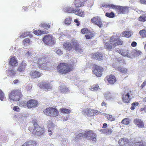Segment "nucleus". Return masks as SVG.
Segmentation results:
<instances>
[{"label": "nucleus", "instance_id": "nucleus-40", "mask_svg": "<svg viewBox=\"0 0 146 146\" xmlns=\"http://www.w3.org/2000/svg\"><path fill=\"white\" fill-rule=\"evenodd\" d=\"M113 5H114L113 4H103L102 5V6L101 7H104L105 8H109V10H110V9H112V6Z\"/></svg>", "mask_w": 146, "mask_h": 146}, {"label": "nucleus", "instance_id": "nucleus-57", "mask_svg": "<svg viewBox=\"0 0 146 146\" xmlns=\"http://www.w3.org/2000/svg\"><path fill=\"white\" fill-rule=\"evenodd\" d=\"M93 5V2L92 1H88L87 3V6L89 7H91Z\"/></svg>", "mask_w": 146, "mask_h": 146}, {"label": "nucleus", "instance_id": "nucleus-48", "mask_svg": "<svg viewBox=\"0 0 146 146\" xmlns=\"http://www.w3.org/2000/svg\"><path fill=\"white\" fill-rule=\"evenodd\" d=\"M113 127L112 126L110 128H109L107 129H106L105 134L106 135H110L111 134L112 132V129H113Z\"/></svg>", "mask_w": 146, "mask_h": 146}, {"label": "nucleus", "instance_id": "nucleus-53", "mask_svg": "<svg viewBox=\"0 0 146 146\" xmlns=\"http://www.w3.org/2000/svg\"><path fill=\"white\" fill-rule=\"evenodd\" d=\"M30 40L29 38H26L23 41V45H27L30 43Z\"/></svg>", "mask_w": 146, "mask_h": 146}, {"label": "nucleus", "instance_id": "nucleus-46", "mask_svg": "<svg viewBox=\"0 0 146 146\" xmlns=\"http://www.w3.org/2000/svg\"><path fill=\"white\" fill-rule=\"evenodd\" d=\"M139 104V103L137 102L133 103L131 105V106L130 108L132 110H134L136 107L138 106Z\"/></svg>", "mask_w": 146, "mask_h": 146}, {"label": "nucleus", "instance_id": "nucleus-34", "mask_svg": "<svg viewBox=\"0 0 146 146\" xmlns=\"http://www.w3.org/2000/svg\"><path fill=\"white\" fill-rule=\"evenodd\" d=\"M139 33L141 37L143 38L146 37V31L145 30H141L139 31Z\"/></svg>", "mask_w": 146, "mask_h": 146}, {"label": "nucleus", "instance_id": "nucleus-19", "mask_svg": "<svg viewBox=\"0 0 146 146\" xmlns=\"http://www.w3.org/2000/svg\"><path fill=\"white\" fill-rule=\"evenodd\" d=\"M112 44L111 42L110 41V39L108 41L105 43L104 45V48L107 50H111L113 47Z\"/></svg>", "mask_w": 146, "mask_h": 146}, {"label": "nucleus", "instance_id": "nucleus-28", "mask_svg": "<svg viewBox=\"0 0 146 146\" xmlns=\"http://www.w3.org/2000/svg\"><path fill=\"white\" fill-rule=\"evenodd\" d=\"M47 64H38V66L40 70H49L51 68L48 66Z\"/></svg>", "mask_w": 146, "mask_h": 146}, {"label": "nucleus", "instance_id": "nucleus-47", "mask_svg": "<svg viewBox=\"0 0 146 146\" xmlns=\"http://www.w3.org/2000/svg\"><path fill=\"white\" fill-rule=\"evenodd\" d=\"M60 110L61 112L63 113H68L70 112V111L69 110L64 108H62Z\"/></svg>", "mask_w": 146, "mask_h": 146}, {"label": "nucleus", "instance_id": "nucleus-26", "mask_svg": "<svg viewBox=\"0 0 146 146\" xmlns=\"http://www.w3.org/2000/svg\"><path fill=\"white\" fill-rule=\"evenodd\" d=\"M94 36V32L90 30L88 33L85 35V37L86 39H89L93 37Z\"/></svg>", "mask_w": 146, "mask_h": 146}, {"label": "nucleus", "instance_id": "nucleus-17", "mask_svg": "<svg viewBox=\"0 0 146 146\" xmlns=\"http://www.w3.org/2000/svg\"><path fill=\"white\" fill-rule=\"evenodd\" d=\"M129 142L127 138H123L119 140L118 143L120 146H127Z\"/></svg>", "mask_w": 146, "mask_h": 146}, {"label": "nucleus", "instance_id": "nucleus-12", "mask_svg": "<svg viewBox=\"0 0 146 146\" xmlns=\"http://www.w3.org/2000/svg\"><path fill=\"white\" fill-rule=\"evenodd\" d=\"M104 54L103 53L99 52L92 54V58L94 59L97 60L99 61L102 60L104 58Z\"/></svg>", "mask_w": 146, "mask_h": 146}, {"label": "nucleus", "instance_id": "nucleus-42", "mask_svg": "<svg viewBox=\"0 0 146 146\" xmlns=\"http://www.w3.org/2000/svg\"><path fill=\"white\" fill-rule=\"evenodd\" d=\"M75 9L73 8L69 7L66 8L65 10V11L68 13H73Z\"/></svg>", "mask_w": 146, "mask_h": 146}, {"label": "nucleus", "instance_id": "nucleus-52", "mask_svg": "<svg viewBox=\"0 0 146 146\" xmlns=\"http://www.w3.org/2000/svg\"><path fill=\"white\" fill-rule=\"evenodd\" d=\"M107 119L111 121H114L115 119V117L111 115H107L106 116Z\"/></svg>", "mask_w": 146, "mask_h": 146}, {"label": "nucleus", "instance_id": "nucleus-22", "mask_svg": "<svg viewBox=\"0 0 146 146\" xmlns=\"http://www.w3.org/2000/svg\"><path fill=\"white\" fill-rule=\"evenodd\" d=\"M50 111V116L54 117L58 115V112L56 109L51 108Z\"/></svg>", "mask_w": 146, "mask_h": 146}, {"label": "nucleus", "instance_id": "nucleus-18", "mask_svg": "<svg viewBox=\"0 0 146 146\" xmlns=\"http://www.w3.org/2000/svg\"><path fill=\"white\" fill-rule=\"evenodd\" d=\"M133 122L135 124L137 125L139 127L143 128L144 127V125L143 122L141 119L136 118L134 120Z\"/></svg>", "mask_w": 146, "mask_h": 146}, {"label": "nucleus", "instance_id": "nucleus-10", "mask_svg": "<svg viewBox=\"0 0 146 146\" xmlns=\"http://www.w3.org/2000/svg\"><path fill=\"white\" fill-rule=\"evenodd\" d=\"M94 65H95V69L93 71V73L98 77H101L102 74L103 68L97 64Z\"/></svg>", "mask_w": 146, "mask_h": 146}, {"label": "nucleus", "instance_id": "nucleus-62", "mask_svg": "<svg viewBox=\"0 0 146 146\" xmlns=\"http://www.w3.org/2000/svg\"><path fill=\"white\" fill-rule=\"evenodd\" d=\"M135 142L133 143V142H129V143L127 146H135Z\"/></svg>", "mask_w": 146, "mask_h": 146}, {"label": "nucleus", "instance_id": "nucleus-4", "mask_svg": "<svg viewBox=\"0 0 146 146\" xmlns=\"http://www.w3.org/2000/svg\"><path fill=\"white\" fill-rule=\"evenodd\" d=\"M36 121L35 120L33 122L34 128L33 132V134L36 135H42L44 132V129L43 127H40L37 123Z\"/></svg>", "mask_w": 146, "mask_h": 146}, {"label": "nucleus", "instance_id": "nucleus-3", "mask_svg": "<svg viewBox=\"0 0 146 146\" xmlns=\"http://www.w3.org/2000/svg\"><path fill=\"white\" fill-rule=\"evenodd\" d=\"M112 9L115 10L118 14H124L129 12V7L116 5L112 6Z\"/></svg>", "mask_w": 146, "mask_h": 146}, {"label": "nucleus", "instance_id": "nucleus-43", "mask_svg": "<svg viewBox=\"0 0 146 146\" xmlns=\"http://www.w3.org/2000/svg\"><path fill=\"white\" fill-rule=\"evenodd\" d=\"M51 109V108H48L44 110L43 111L44 113L46 115L50 116Z\"/></svg>", "mask_w": 146, "mask_h": 146}, {"label": "nucleus", "instance_id": "nucleus-64", "mask_svg": "<svg viewBox=\"0 0 146 146\" xmlns=\"http://www.w3.org/2000/svg\"><path fill=\"white\" fill-rule=\"evenodd\" d=\"M139 2L142 4H146V0H139Z\"/></svg>", "mask_w": 146, "mask_h": 146}, {"label": "nucleus", "instance_id": "nucleus-35", "mask_svg": "<svg viewBox=\"0 0 146 146\" xmlns=\"http://www.w3.org/2000/svg\"><path fill=\"white\" fill-rule=\"evenodd\" d=\"M138 20L139 21L144 22L146 21V16L141 15L138 18Z\"/></svg>", "mask_w": 146, "mask_h": 146}, {"label": "nucleus", "instance_id": "nucleus-59", "mask_svg": "<svg viewBox=\"0 0 146 146\" xmlns=\"http://www.w3.org/2000/svg\"><path fill=\"white\" fill-rule=\"evenodd\" d=\"M56 53L60 55H61L63 54L62 52L60 49H58L56 52Z\"/></svg>", "mask_w": 146, "mask_h": 146}, {"label": "nucleus", "instance_id": "nucleus-15", "mask_svg": "<svg viewBox=\"0 0 146 146\" xmlns=\"http://www.w3.org/2000/svg\"><path fill=\"white\" fill-rule=\"evenodd\" d=\"M131 94V92L130 91L127 92H125L123 96L122 99L125 103H128L131 99L130 95Z\"/></svg>", "mask_w": 146, "mask_h": 146}, {"label": "nucleus", "instance_id": "nucleus-49", "mask_svg": "<svg viewBox=\"0 0 146 146\" xmlns=\"http://www.w3.org/2000/svg\"><path fill=\"white\" fill-rule=\"evenodd\" d=\"M99 89V87L98 86L96 85L92 87L89 88V90L92 91H97Z\"/></svg>", "mask_w": 146, "mask_h": 146}, {"label": "nucleus", "instance_id": "nucleus-37", "mask_svg": "<svg viewBox=\"0 0 146 146\" xmlns=\"http://www.w3.org/2000/svg\"><path fill=\"white\" fill-rule=\"evenodd\" d=\"M26 66L25 64H20L17 69V71L19 72H23L25 70Z\"/></svg>", "mask_w": 146, "mask_h": 146}, {"label": "nucleus", "instance_id": "nucleus-60", "mask_svg": "<svg viewBox=\"0 0 146 146\" xmlns=\"http://www.w3.org/2000/svg\"><path fill=\"white\" fill-rule=\"evenodd\" d=\"M13 110L15 111H19L20 110V108L18 106H15L13 108Z\"/></svg>", "mask_w": 146, "mask_h": 146}, {"label": "nucleus", "instance_id": "nucleus-13", "mask_svg": "<svg viewBox=\"0 0 146 146\" xmlns=\"http://www.w3.org/2000/svg\"><path fill=\"white\" fill-rule=\"evenodd\" d=\"M87 0H75L74 3L75 7H83Z\"/></svg>", "mask_w": 146, "mask_h": 146}, {"label": "nucleus", "instance_id": "nucleus-9", "mask_svg": "<svg viewBox=\"0 0 146 146\" xmlns=\"http://www.w3.org/2000/svg\"><path fill=\"white\" fill-rule=\"evenodd\" d=\"M90 22L91 23L97 25L100 28H101L103 26L101 19L98 16H96L92 18L91 19Z\"/></svg>", "mask_w": 146, "mask_h": 146}, {"label": "nucleus", "instance_id": "nucleus-30", "mask_svg": "<svg viewBox=\"0 0 146 146\" xmlns=\"http://www.w3.org/2000/svg\"><path fill=\"white\" fill-rule=\"evenodd\" d=\"M35 141H29L25 142L21 146H35Z\"/></svg>", "mask_w": 146, "mask_h": 146}, {"label": "nucleus", "instance_id": "nucleus-55", "mask_svg": "<svg viewBox=\"0 0 146 146\" xmlns=\"http://www.w3.org/2000/svg\"><path fill=\"white\" fill-rule=\"evenodd\" d=\"M121 123L123 124L127 125L129 123V119L128 118H126L123 119Z\"/></svg>", "mask_w": 146, "mask_h": 146}, {"label": "nucleus", "instance_id": "nucleus-20", "mask_svg": "<svg viewBox=\"0 0 146 146\" xmlns=\"http://www.w3.org/2000/svg\"><path fill=\"white\" fill-rule=\"evenodd\" d=\"M73 11V13L80 16L84 17V11L80 9H75V10H74Z\"/></svg>", "mask_w": 146, "mask_h": 146}, {"label": "nucleus", "instance_id": "nucleus-11", "mask_svg": "<svg viewBox=\"0 0 146 146\" xmlns=\"http://www.w3.org/2000/svg\"><path fill=\"white\" fill-rule=\"evenodd\" d=\"M38 86L42 89L48 90L51 88L52 87L50 85L46 82H41L38 84Z\"/></svg>", "mask_w": 146, "mask_h": 146}, {"label": "nucleus", "instance_id": "nucleus-63", "mask_svg": "<svg viewBox=\"0 0 146 146\" xmlns=\"http://www.w3.org/2000/svg\"><path fill=\"white\" fill-rule=\"evenodd\" d=\"M137 43L136 42L133 41L131 43V46L132 47H135L137 46Z\"/></svg>", "mask_w": 146, "mask_h": 146}, {"label": "nucleus", "instance_id": "nucleus-38", "mask_svg": "<svg viewBox=\"0 0 146 146\" xmlns=\"http://www.w3.org/2000/svg\"><path fill=\"white\" fill-rule=\"evenodd\" d=\"M105 16L109 18H113L115 17V14L113 12H107L105 14Z\"/></svg>", "mask_w": 146, "mask_h": 146}, {"label": "nucleus", "instance_id": "nucleus-23", "mask_svg": "<svg viewBox=\"0 0 146 146\" xmlns=\"http://www.w3.org/2000/svg\"><path fill=\"white\" fill-rule=\"evenodd\" d=\"M30 75L33 78H37L41 76V73L37 71H33L31 72Z\"/></svg>", "mask_w": 146, "mask_h": 146}, {"label": "nucleus", "instance_id": "nucleus-41", "mask_svg": "<svg viewBox=\"0 0 146 146\" xmlns=\"http://www.w3.org/2000/svg\"><path fill=\"white\" fill-rule=\"evenodd\" d=\"M122 34L127 38H129L131 36V32L128 31L123 32L122 33Z\"/></svg>", "mask_w": 146, "mask_h": 146}, {"label": "nucleus", "instance_id": "nucleus-32", "mask_svg": "<svg viewBox=\"0 0 146 146\" xmlns=\"http://www.w3.org/2000/svg\"><path fill=\"white\" fill-rule=\"evenodd\" d=\"M116 64H114V65L113 66L115 68V65ZM115 69L119 71L120 72H121L123 73H125L127 72V69L125 68H121L119 66H116L115 67Z\"/></svg>", "mask_w": 146, "mask_h": 146}, {"label": "nucleus", "instance_id": "nucleus-56", "mask_svg": "<svg viewBox=\"0 0 146 146\" xmlns=\"http://www.w3.org/2000/svg\"><path fill=\"white\" fill-rule=\"evenodd\" d=\"M135 146H146V145H145L144 144L141 142H135Z\"/></svg>", "mask_w": 146, "mask_h": 146}, {"label": "nucleus", "instance_id": "nucleus-2", "mask_svg": "<svg viewBox=\"0 0 146 146\" xmlns=\"http://www.w3.org/2000/svg\"><path fill=\"white\" fill-rule=\"evenodd\" d=\"M74 68L73 64H58L57 69L59 73L64 74L69 72Z\"/></svg>", "mask_w": 146, "mask_h": 146}, {"label": "nucleus", "instance_id": "nucleus-54", "mask_svg": "<svg viewBox=\"0 0 146 146\" xmlns=\"http://www.w3.org/2000/svg\"><path fill=\"white\" fill-rule=\"evenodd\" d=\"M26 115L25 114H22L21 115H20L19 117V120L20 121H23L26 119Z\"/></svg>", "mask_w": 146, "mask_h": 146}, {"label": "nucleus", "instance_id": "nucleus-8", "mask_svg": "<svg viewBox=\"0 0 146 146\" xmlns=\"http://www.w3.org/2000/svg\"><path fill=\"white\" fill-rule=\"evenodd\" d=\"M85 138L88 139L92 140L93 141L96 140V135L93 131L89 130L85 131Z\"/></svg>", "mask_w": 146, "mask_h": 146}, {"label": "nucleus", "instance_id": "nucleus-29", "mask_svg": "<svg viewBox=\"0 0 146 146\" xmlns=\"http://www.w3.org/2000/svg\"><path fill=\"white\" fill-rule=\"evenodd\" d=\"M39 26L42 29H43L44 30L48 29L50 27V25L49 24H47L45 23H42Z\"/></svg>", "mask_w": 146, "mask_h": 146}, {"label": "nucleus", "instance_id": "nucleus-31", "mask_svg": "<svg viewBox=\"0 0 146 146\" xmlns=\"http://www.w3.org/2000/svg\"><path fill=\"white\" fill-rule=\"evenodd\" d=\"M49 128L48 129V132H50L49 133V135H51L52 134V130L54 129V127H55V125L52 123H50L48 125Z\"/></svg>", "mask_w": 146, "mask_h": 146}, {"label": "nucleus", "instance_id": "nucleus-44", "mask_svg": "<svg viewBox=\"0 0 146 146\" xmlns=\"http://www.w3.org/2000/svg\"><path fill=\"white\" fill-rule=\"evenodd\" d=\"M9 76L13 77L15 76V72L13 70H10L8 71Z\"/></svg>", "mask_w": 146, "mask_h": 146}, {"label": "nucleus", "instance_id": "nucleus-6", "mask_svg": "<svg viewBox=\"0 0 146 146\" xmlns=\"http://www.w3.org/2000/svg\"><path fill=\"white\" fill-rule=\"evenodd\" d=\"M110 41L111 42L113 47L121 45L123 44V41L118 36H113L110 37Z\"/></svg>", "mask_w": 146, "mask_h": 146}, {"label": "nucleus", "instance_id": "nucleus-51", "mask_svg": "<svg viewBox=\"0 0 146 146\" xmlns=\"http://www.w3.org/2000/svg\"><path fill=\"white\" fill-rule=\"evenodd\" d=\"M72 18L70 17H68L64 21V23L67 25H69L71 22Z\"/></svg>", "mask_w": 146, "mask_h": 146}, {"label": "nucleus", "instance_id": "nucleus-24", "mask_svg": "<svg viewBox=\"0 0 146 146\" xmlns=\"http://www.w3.org/2000/svg\"><path fill=\"white\" fill-rule=\"evenodd\" d=\"M34 33L37 35H40L42 34H47L48 33V32L46 31H42L41 30H37L34 31Z\"/></svg>", "mask_w": 146, "mask_h": 146}, {"label": "nucleus", "instance_id": "nucleus-50", "mask_svg": "<svg viewBox=\"0 0 146 146\" xmlns=\"http://www.w3.org/2000/svg\"><path fill=\"white\" fill-rule=\"evenodd\" d=\"M5 98V96L4 93L1 90H0V100L3 101Z\"/></svg>", "mask_w": 146, "mask_h": 146}, {"label": "nucleus", "instance_id": "nucleus-33", "mask_svg": "<svg viewBox=\"0 0 146 146\" xmlns=\"http://www.w3.org/2000/svg\"><path fill=\"white\" fill-rule=\"evenodd\" d=\"M104 97L107 100H111L113 99V96L110 92H106L104 94Z\"/></svg>", "mask_w": 146, "mask_h": 146}, {"label": "nucleus", "instance_id": "nucleus-25", "mask_svg": "<svg viewBox=\"0 0 146 146\" xmlns=\"http://www.w3.org/2000/svg\"><path fill=\"white\" fill-rule=\"evenodd\" d=\"M9 61V64H16L18 63L17 60L14 56H11Z\"/></svg>", "mask_w": 146, "mask_h": 146}, {"label": "nucleus", "instance_id": "nucleus-27", "mask_svg": "<svg viewBox=\"0 0 146 146\" xmlns=\"http://www.w3.org/2000/svg\"><path fill=\"white\" fill-rule=\"evenodd\" d=\"M107 80L110 84H113L115 82L116 79L114 76L110 75L109 76V78Z\"/></svg>", "mask_w": 146, "mask_h": 146}, {"label": "nucleus", "instance_id": "nucleus-21", "mask_svg": "<svg viewBox=\"0 0 146 146\" xmlns=\"http://www.w3.org/2000/svg\"><path fill=\"white\" fill-rule=\"evenodd\" d=\"M69 89L64 85H61L59 87V91L64 94H66L69 91Z\"/></svg>", "mask_w": 146, "mask_h": 146}, {"label": "nucleus", "instance_id": "nucleus-5", "mask_svg": "<svg viewBox=\"0 0 146 146\" xmlns=\"http://www.w3.org/2000/svg\"><path fill=\"white\" fill-rule=\"evenodd\" d=\"M21 92L19 90L12 91L9 95L10 99L13 101H18L21 97Z\"/></svg>", "mask_w": 146, "mask_h": 146}, {"label": "nucleus", "instance_id": "nucleus-16", "mask_svg": "<svg viewBox=\"0 0 146 146\" xmlns=\"http://www.w3.org/2000/svg\"><path fill=\"white\" fill-rule=\"evenodd\" d=\"M83 112L85 115H86L88 116H94L96 113V110L91 109H87L84 110Z\"/></svg>", "mask_w": 146, "mask_h": 146}, {"label": "nucleus", "instance_id": "nucleus-39", "mask_svg": "<svg viewBox=\"0 0 146 146\" xmlns=\"http://www.w3.org/2000/svg\"><path fill=\"white\" fill-rule=\"evenodd\" d=\"M85 133H82L78 134L77 135L76 137V140L80 139L82 137L85 138Z\"/></svg>", "mask_w": 146, "mask_h": 146}, {"label": "nucleus", "instance_id": "nucleus-7", "mask_svg": "<svg viewBox=\"0 0 146 146\" xmlns=\"http://www.w3.org/2000/svg\"><path fill=\"white\" fill-rule=\"evenodd\" d=\"M43 42L48 45L53 44L54 43L53 36L49 35H45L42 39Z\"/></svg>", "mask_w": 146, "mask_h": 146}, {"label": "nucleus", "instance_id": "nucleus-36", "mask_svg": "<svg viewBox=\"0 0 146 146\" xmlns=\"http://www.w3.org/2000/svg\"><path fill=\"white\" fill-rule=\"evenodd\" d=\"M30 33H25L22 34L20 36V37L21 38H23L25 37L29 36V37L31 38L32 37V35L30 34Z\"/></svg>", "mask_w": 146, "mask_h": 146}, {"label": "nucleus", "instance_id": "nucleus-45", "mask_svg": "<svg viewBox=\"0 0 146 146\" xmlns=\"http://www.w3.org/2000/svg\"><path fill=\"white\" fill-rule=\"evenodd\" d=\"M90 30L87 28H84L81 29V32L83 34H87Z\"/></svg>", "mask_w": 146, "mask_h": 146}, {"label": "nucleus", "instance_id": "nucleus-61", "mask_svg": "<svg viewBox=\"0 0 146 146\" xmlns=\"http://www.w3.org/2000/svg\"><path fill=\"white\" fill-rule=\"evenodd\" d=\"M26 104V102L25 101H21L20 102L19 106H24Z\"/></svg>", "mask_w": 146, "mask_h": 146}, {"label": "nucleus", "instance_id": "nucleus-1", "mask_svg": "<svg viewBox=\"0 0 146 146\" xmlns=\"http://www.w3.org/2000/svg\"><path fill=\"white\" fill-rule=\"evenodd\" d=\"M63 45L64 48L69 51L72 48L76 52L83 51L82 48L80 46L78 41L74 38L71 40L70 42L67 41L64 42Z\"/></svg>", "mask_w": 146, "mask_h": 146}, {"label": "nucleus", "instance_id": "nucleus-14", "mask_svg": "<svg viewBox=\"0 0 146 146\" xmlns=\"http://www.w3.org/2000/svg\"><path fill=\"white\" fill-rule=\"evenodd\" d=\"M38 104L37 100H31L27 103V107L29 108H35L36 107Z\"/></svg>", "mask_w": 146, "mask_h": 146}, {"label": "nucleus", "instance_id": "nucleus-58", "mask_svg": "<svg viewBox=\"0 0 146 146\" xmlns=\"http://www.w3.org/2000/svg\"><path fill=\"white\" fill-rule=\"evenodd\" d=\"M13 82L14 84L18 85L20 84L21 82L19 80L16 79L13 81Z\"/></svg>", "mask_w": 146, "mask_h": 146}]
</instances>
